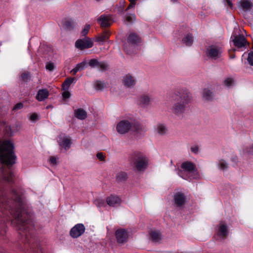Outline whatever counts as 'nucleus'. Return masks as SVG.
<instances>
[{
  "instance_id": "nucleus-1",
  "label": "nucleus",
  "mask_w": 253,
  "mask_h": 253,
  "mask_svg": "<svg viewBox=\"0 0 253 253\" xmlns=\"http://www.w3.org/2000/svg\"><path fill=\"white\" fill-rule=\"evenodd\" d=\"M191 99V94L187 89L181 88L176 90L172 96V112L177 115L184 113Z\"/></svg>"
},
{
  "instance_id": "nucleus-2",
  "label": "nucleus",
  "mask_w": 253,
  "mask_h": 253,
  "mask_svg": "<svg viewBox=\"0 0 253 253\" xmlns=\"http://www.w3.org/2000/svg\"><path fill=\"white\" fill-rule=\"evenodd\" d=\"M130 163L138 171H144L147 166V160L142 153L135 152L130 156Z\"/></svg>"
},
{
  "instance_id": "nucleus-3",
  "label": "nucleus",
  "mask_w": 253,
  "mask_h": 253,
  "mask_svg": "<svg viewBox=\"0 0 253 253\" xmlns=\"http://www.w3.org/2000/svg\"><path fill=\"white\" fill-rule=\"evenodd\" d=\"M132 127V122L128 120H123L119 122L116 126V130L120 134H125L131 130Z\"/></svg>"
},
{
  "instance_id": "nucleus-4",
  "label": "nucleus",
  "mask_w": 253,
  "mask_h": 253,
  "mask_svg": "<svg viewBox=\"0 0 253 253\" xmlns=\"http://www.w3.org/2000/svg\"><path fill=\"white\" fill-rule=\"evenodd\" d=\"M93 45V42L91 39L89 38L79 39L75 42L76 47L81 50L91 48Z\"/></svg>"
},
{
  "instance_id": "nucleus-5",
  "label": "nucleus",
  "mask_w": 253,
  "mask_h": 253,
  "mask_svg": "<svg viewBox=\"0 0 253 253\" xmlns=\"http://www.w3.org/2000/svg\"><path fill=\"white\" fill-rule=\"evenodd\" d=\"M181 168L185 171L189 173H192L193 178H196L198 176V172L196 170V166L194 164L190 162H183L181 165Z\"/></svg>"
},
{
  "instance_id": "nucleus-6",
  "label": "nucleus",
  "mask_w": 253,
  "mask_h": 253,
  "mask_svg": "<svg viewBox=\"0 0 253 253\" xmlns=\"http://www.w3.org/2000/svg\"><path fill=\"white\" fill-rule=\"evenodd\" d=\"M221 52L220 48L211 46L207 48V55L210 58L216 59L220 57Z\"/></svg>"
},
{
  "instance_id": "nucleus-7",
  "label": "nucleus",
  "mask_w": 253,
  "mask_h": 253,
  "mask_svg": "<svg viewBox=\"0 0 253 253\" xmlns=\"http://www.w3.org/2000/svg\"><path fill=\"white\" fill-rule=\"evenodd\" d=\"M85 231V227L83 224H77L70 231V236L74 238H76L81 236Z\"/></svg>"
},
{
  "instance_id": "nucleus-8",
  "label": "nucleus",
  "mask_w": 253,
  "mask_h": 253,
  "mask_svg": "<svg viewBox=\"0 0 253 253\" xmlns=\"http://www.w3.org/2000/svg\"><path fill=\"white\" fill-rule=\"evenodd\" d=\"M88 64L91 68H97L101 71H106L108 67V64L105 62H99L97 59H90Z\"/></svg>"
},
{
  "instance_id": "nucleus-9",
  "label": "nucleus",
  "mask_w": 253,
  "mask_h": 253,
  "mask_svg": "<svg viewBox=\"0 0 253 253\" xmlns=\"http://www.w3.org/2000/svg\"><path fill=\"white\" fill-rule=\"evenodd\" d=\"M115 235L118 243L124 244L127 241L128 235L126 229H120L117 230Z\"/></svg>"
},
{
  "instance_id": "nucleus-10",
  "label": "nucleus",
  "mask_w": 253,
  "mask_h": 253,
  "mask_svg": "<svg viewBox=\"0 0 253 253\" xmlns=\"http://www.w3.org/2000/svg\"><path fill=\"white\" fill-rule=\"evenodd\" d=\"M174 204L177 208L182 207L185 203L186 197L181 192L176 193L173 196Z\"/></svg>"
},
{
  "instance_id": "nucleus-11",
  "label": "nucleus",
  "mask_w": 253,
  "mask_h": 253,
  "mask_svg": "<svg viewBox=\"0 0 253 253\" xmlns=\"http://www.w3.org/2000/svg\"><path fill=\"white\" fill-rule=\"evenodd\" d=\"M136 79L130 74H127L124 77L123 84L126 87H133L136 84Z\"/></svg>"
},
{
  "instance_id": "nucleus-12",
  "label": "nucleus",
  "mask_w": 253,
  "mask_h": 253,
  "mask_svg": "<svg viewBox=\"0 0 253 253\" xmlns=\"http://www.w3.org/2000/svg\"><path fill=\"white\" fill-rule=\"evenodd\" d=\"M234 45L237 47L240 48L245 47L247 43V41L244 36L239 35L236 36L233 40Z\"/></svg>"
},
{
  "instance_id": "nucleus-13",
  "label": "nucleus",
  "mask_w": 253,
  "mask_h": 253,
  "mask_svg": "<svg viewBox=\"0 0 253 253\" xmlns=\"http://www.w3.org/2000/svg\"><path fill=\"white\" fill-rule=\"evenodd\" d=\"M111 18L110 15H101L98 19L97 21L100 24L101 27H107L111 25Z\"/></svg>"
},
{
  "instance_id": "nucleus-14",
  "label": "nucleus",
  "mask_w": 253,
  "mask_h": 253,
  "mask_svg": "<svg viewBox=\"0 0 253 253\" xmlns=\"http://www.w3.org/2000/svg\"><path fill=\"white\" fill-rule=\"evenodd\" d=\"M145 126L138 123H132V127L131 130L136 132L137 134L142 135L146 131Z\"/></svg>"
},
{
  "instance_id": "nucleus-15",
  "label": "nucleus",
  "mask_w": 253,
  "mask_h": 253,
  "mask_svg": "<svg viewBox=\"0 0 253 253\" xmlns=\"http://www.w3.org/2000/svg\"><path fill=\"white\" fill-rule=\"evenodd\" d=\"M155 131L160 136L166 135L168 132V129L166 125L164 124H158L155 127Z\"/></svg>"
},
{
  "instance_id": "nucleus-16",
  "label": "nucleus",
  "mask_w": 253,
  "mask_h": 253,
  "mask_svg": "<svg viewBox=\"0 0 253 253\" xmlns=\"http://www.w3.org/2000/svg\"><path fill=\"white\" fill-rule=\"evenodd\" d=\"M238 7L245 11H248L253 8V4L250 0H241L239 2Z\"/></svg>"
},
{
  "instance_id": "nucleus-17",
  "label": "nucleus",
  "mask_w": 253,
  "mask_h": 253,
  "mask_svg": "<svg viewBox=\"0 0 253 253\" xmlns=\"http://www.w3.org/2000/svg\"><path fill=\"white\" fill-rule=\"evenodd\" d=\"M62 25L64 29L71 31L75 27L76 23L72 19H64L62 21Z\"/></svg>"
},
{
  "instance_id": "nucleus-18",
  "label": "nucleus",
  "mask_w": 253,
  "mask_h": 253,
  "mask_svg": "<svg viewBox=\"0 0 253 253\" xmlns=\"http://www.w3.org/2000/svg\"><path fill=\"white\" fill-rule=\"evenodd\" d=\"M71 143V140L68 136H65L62 140L58 141L59 145L63 147L65 150H67L70 148Z\"/></svg>"
},
{
  "instance_id": "nucleus-19",
  "label": "nucleus",
  "mask_w": 253,
  "mask_h": 253,
  "mask_svg": "<svg viewBox=\"0 0 253 253\" xmlns=\"http://www.w3.org/2000/svg\"><path fill=\"white\" fill-rule=\"evenodd\" d=\"M1 128H3L5 134L7 136H12L15 132V129H12L5 122H0V129Z\"/></svg>"
},
{
  "instance_id": "nucleus-20",
  "label": "nucleus",
  "mask_w": 253,
  "mask_h": 253,
  "mask_svg": "<svg viewBox=\"0 0 253 253\" xmlns=\"http://www.w3.org/2000/svg\"><path fill=\"white\" fill-rule=\"evenodd\" d=\"M75 116L78 119L83 120L87 118L86 112L82 108L76 109L74 111Z\"/></svg>"
},
{
  "instance_id": "nucleus-21",
  "label": "nucleus",
  "mask_w": 253,
  "mask_h": 253,
  "mask_svg": "<svg viewBox=\"0 0 253 253\" xmlns=\"http://www.w3.org/2000/svg\"><path fill=\"white\" fill-rule=\"evenodd\" d=\"M49 95V92L47 89H40L37 94V99L40 101L47 98Z\"/></svg>"
},
{
  "instance_id": "nucleus-22",
  "label": "nucleus",
  "mask_w": 253,
  "mask_h": 253,
  "mask_svg": "<svg viewBox=\"0 0 253 253\" xmlns=\"http://www.w3.org/2000/svg\"><path fill=\"white\" fill-rule=\"evenodd\" d=\"M128 42L132 44H136L141 42L140 37L134 33H130L127 38Z\"/></svg>"
},
{
  "instance_id": "nucleus-23",
  "label": "nucleus",
  "mask_w": 253,
  "mask_h": 253,
  "mask_svg": "<svg viewBox=\"0 0 253 253\" xmlns=\"http://www.w3.org/2000/svg\"><path fill=\"white\" fill-rule=\"evenodd\" d=\"M106 201L110 206L114 207L120 203V199L117 196L111 195L107 198Z\"/></svg>"
},
{
  "instance_id": "nucleus-24",
  "label": "nucleus",
  "mask_w": 253,
  "mask_h": 253,
  "mask_svg": "<svg viewBox=\"0 0 253 253\" xmlns=\"http://www.w3.org/2000/svg\"><path fill=\"white\" fill-rule=\"evenodd\" d=\"M149 234L153 242L157 243L161 240V234L160 231L151 230Z\"/></svg>"
},
{
  "instance_id": "nucleus-25",
  "label": "nucleus",
  "mask_w": 253,
  "mask_h": 253,
  "mask_svg": "<svg viewBox=\"0 0 253 253\" xmlns=\"http://www.w3.org/2000/svg\"><path fill=\"white\" fill-rule=\"evenodd\" d=\"M140 105L142 107H147L150 103V98L148 95H142L139 99Z\"/></svg>"
},
{
  "instance_id": "nucleus-26",
  "label": "nucleus",
  "mask_w": 253,
  "mask_h": 253,
  "mask_svg": "<svg viewBox=\"0 0 253 253\" xmlns=\"http://www.w3.org/2000/svg\"><path fill=\"white\" fill-rule=\"evenodd\" d=\"M128 178L127 174L124 171L118 172L116 175V180L118 183L125 182Z\"/></svg>"
},
{
  "instance_id": "nucleus-27",
  "label": "nucleus",
  "mask_w": 253,
  "mask_h": 253,
  "mask_svg": "<svg viewBox=\"0 0 253 253\" xmlns=\"http://www.w3.org/2000/svg\"><path fill=\"white\" fill-rule=\"evenodd\" d=\"M135 20V15L134 14L126 13L124 17V21L127 25L132 24Z\"/></svg>"
},
{
  "instance_id": "nucleus-28",
  "label": "nucleus",
  "mask_w": 253,
  "mask_h": 253,
  "mask_svg": "<svg viewBox=\"0 0 253 253\" xmlns=\"http://www.w3.org/2000/svg\"><path fill=\"white\" fill-rule=\"evenodd\" d=\"M203 96L206 100H211L213 98V93L210 90L205 88L203 90Z\"/></svg>"
},
{
  "instance_id": "nucleus-29",
  "label": "nucleus",
  "mask_w": 253,
  "mask_h": 253,
  "mask_svg": "<svg viewBox=\"0 0 253 253\" xmlns=\"http://www.w3.org/2000/svg\"><path fill=\"white\" fill-rule=\"evenodd\" d=\"M218 235L222 237H225L228 235V230L227 227L224 224L220 226L218 230Z\"/></svg>"
},
{
  "instance_id": "nucleus-30",
  "label": "nucleus",
  "mask_w": 253,
  "mask_h": 253,
  "mask_svg": "<svg viewBox=\"0 0 253 253\" xmlns=\"http://www.w3.org/2000/svg\"><path fill=\"white\" fill-rule=\"evenodd\" d=\"M183 43L186 46H191L193 42V37L191 34H188L183 39Z\"/></svg>"
},
{
  "instance_id": "nucleus-31",
  "label": "nucleus",
  "mask_w": 253,
  "mask_h": 253,
  "mask_svg": "<svg viewBox=\"0 0 253 253\" xmlns=\"http://www.w3.org/2000/svg\"><path fill=\"white\" fill-rule=\"evenodd\" d=\"M75 78H67L62 84V89L64 90H68L71 84L74 81Z\"/></svg>"
},
{
  "instance_id": "nucleus-32",
  "label": "nucleus",
  "mask_w": 253,
  "mask_h": 253,
  "mask_svg": "<svg viewBox=\"0 0 253 253\" xmlns=\"http://www.w3.org/2000/svg\"><path fill=\"white\" fill-rule=\"evenodd\" d=\"M106 86V84L103 81H96L94 83V88L97 90H102Z\"/></svg>"
},
{
  "instance_id": "nucleus-33",
  "label": "nucleus",
  "mask_w": 253,
  "mask_h": 253,
  "mask_svg": "<svg viewBox=\"0 0 253 253\" xmlns=\"http://www.w3.org/2000/svg\"><path fill=\"white\" fill-rule=\"evenodd\" d=\"M109 32L106 31L104 32V33L102 35L98 36L97 38L96 41L97 42H104L105 40H107L109 38Z\"/></svg>"
},
{
  "instance_id": "nucleus-34",
  "label": "nucleus",
  "mask_w": 253,
  "mask_h": 253,
  "mask_svg": "<svg viewBox=\"0 0 253 253\" xmlns=\"http://www.w3.org/2000/svg\"><path fill=\"white\" fill-rule=\"evenodd\" d=\"M218 166L220 169L224 170L228 168V164L225 161L221 159L218 162Z\"/></svg>"
},
{
  "instance_id": "nucleus-35",
  "label": "nucleus",
  "mask_w": 253,
  "mask_h": 253,
  "mask_svg": "<svg viewBox=\"0 0 253 253\" xmlns=\"http://www.w3.org/2000/svg\"><path fill=\"white\" fill-rule=\"evenodd\" d=\"M86 64L87 62L86 61H83V62L77 64L75 68L78 72L81 71L86 67Z\"/></svg>"
},
{
  "instance_id": "nucleus-36",
  "label": "nucleus",
  "mask_w": 253,
  "mask_h": 253,
  "mask_svg": "<svg viewBox=\"0 0 253 253\" xmlns=\"http://www.w3.org/2000/svg\"><path fill=\"white\" fill-rule=\"evenodd\" d=\"M247 61L250 65L253 66V51L249 53Z\"/></svg>"
},
{
  "instance_id": "nucleus-37",
  "label": "nucleus",
  "mask_w": 253,
  "mask_h": 253,
  "mask_svg": "<svg viewBox=\"0 0 253 253\" xmlns=\"http://www.w3.org/2000/svg\"><path fill=\"white\" fill-rule=\"evenodd\" d=\"M21 77L22 80L26 82H27L30 80V75L28 73H22L21 75Z\"/></svg>"
},
{
  "instance_id": "nucleus-38",
  "label": "nucleus",
  "mask_w": 253,
  "mask_h": 253,
  "mask_svg": "<svg viewBox=\"0 0 253 253\" xmlns=\"http://www.w3.org/2000/svg\"><path fill=\"white\" fill-rule=\"evenodd\" d=\"M46 69L49 71H52L54 69V65L53 63L47 62L45 66Z\"/></svg>"
},
{
  "instance_id": "nucleus-39",
  "label": "nucleus",
  "mask_w": 253,
  "mask_h": 253,
  "mask_svg": "<svg viewBox=\"0 0 253 253\" xmlns=\"http://www.w3.org/2000/svg\"><path fill=\"white\" fill-rule=\"evenodd\" d=\"M90 29V25H86L83 30L82 31V35L83 36H85L87 34L89 30Z\"/></svg>"
},
{
  "instance_id": "nucleus-40",
  "label": "nucleus",
  "mask_w": 253,
  "mask_h": 253,
  "mask_svg": "<svg viewBox=\"0 0 253 253\" xmlns=\"http://www.w3.org/2000/svg\"><path fill=\"white\" fill-rule=\"evenodd\" d=\"M233 82V80L232 78H227L224 81V84L227 86H230Z\"/></svg>"
},
{
  "instance_id": "nucleus-41",
  "label": "nucleus",
  "mask_w": 253,
  "mask_h": 253,
  "mask_svg": "<svg viewBox=\"0 0 253 253\" xmlns=\"http://www.w3.org/2000/svg\"><path fill=\"white\" fill-rule=\"evenodd\" d=\"M23 107V105L22 103H18L16 104L13 107V111H17L18 110L21 109Z\"/></svg>"
},
{
  "instance_id": "nucleus-42",
  "label": "nucleus",
  "mask_w": 253,
  "mask_h": 253,
  "mask_svg": "<svg viewBox=\"0 0 253 253\" xmlns=\"http://www.w3.org/2000/svg\"><path fill=\"white\" fill-rule=\"evenodd\" d=\"M62 96L64 99H68L70 97V93L68 91V90H64L62 93Z\"/></svg>"
},
{
  "instance_id": "nucleus-43",
  "label": "nucleus",
  "mask_w": 253,
  "mask_h": 253,
  "mask_svg": "<svg viewBox=\"0 0 253 253\" xmlns=\"http://www.w3.org/2000/svg\"><path fill=\"white\" fill-rule=\"evenodd\" d=\"M96 157L100 161H103L104 160V156L103 154L101 152L98 153L96 155Z\"/></svg>"
},
{
  "instance_id": "nucleus-44",
  "label": "nucleus",
  "mask_w": 253,
  "mask_h": 253,
  "mask_svg": "<svg viewBox=\"0 0 253 253\" xmlns=\"http://www.w3.org/2000/svg\"><path fill=\"white\" fill-rule=\"evenodd\" d=\"M30 120L32 121L35 122L38 120V116L36 114H33L30 117Z\"/></svg>"
},
{
  "instance_id": "nucleus-45",
  "label": "nucleus",
  "mask_w": 253,
  "mask_h": 253,
  "mask_svg": "<svg viewBox=\"0 0 253 253\" xmlns=\"http://www.w3.org/2000/svg\"><path fill=\"white\" fill-rule=\"evenodd\" d=\"M191 151L194 154H197L199 151V148L198 146H195L191 148Z\"/></svg>"
},
{
  "instance_id": "nucleus-46",
  "label": "nucleus",
  "mask_w": 253,
  "mask_h": 253,
  "mask_svg": "<svg viewBox=\"0 0 253 253\" xmlns=\"http://www.w3.org/2000/svg\"><path fill=\"white\" fill-rule=\"evenodd\" d=\"M50 162L53 165H56V158L54 157H51L50 158Z\"/></svg>"
},
{
  "instance_id": "nucleus-47",
  "label": "nucleus",
  "mask_w": 253,
  "mask_h": 253,
  "mask_svg": "<svg viewBox=\"0 0 253 253\" xmlns=\"http://www.w3.org/2000/svg\"><path fill=\"white\" fill-rule=\"evenodd\" d=\"M15 126H16V128L14 129L15 132L19 130L20 129V128L21 127V124L19 122H17L15 124Z\"/></svg>"
},
{
  "instance_id": "nucleus-48",
  "label": "nucleus",
  "mask_w": 253,
  "mask_h": 253,
  "mask_svg": "<svg viewBox=\"0 0 253 253\" xmlns=\"http://www.w3.org/2000/svg\"><path fill=\"white\" fill-rule=\"evenodd\" d=\"M136 3H131L130 2V4L128 5V6L127 7V8L126 9V11H127L128 9H131V8H134V6H135V5Z\"/></svg>"
},
{
  "instance_id": "nucleus-49",
  "label": "nucleus",
  "mask_w": 253,
  "mask_h": 253,
  "mask_svg": "<svg viewBox=\"0 0 253 253\" xmlns=\"http://www.w3.org/2000/svg\"><path fill=\"white\" fill-rule=\"evenodd\" d=\"M124 5L121 6L119 7V12L120 13L124 14Z\"/></svg>"
},
{
  "instance_id": "nucleus-50",
  "label": "nucleus",
  "mask_w": 253,
  "mask_h": 253,
  "mask_svg": "<svg viewBox=\"0 0 253 253\" xmlns=\"http://www.w3.org/2000/svg\"><path fill=\"white\" fill-rule=\"evenodd\" d=\"M226 0V2H227V4L228 5V6L231 8H232V6H233V4H232V2L230 0Z\"/></svg>"
},
{
  "instance_id": "nucleus-51",
  "label": "nucleus",
  "mask_w": 253,
  "mask_h": 253,
  "mask_svg": "<svg viewBox=\"0 0 253 253\" xmlns=\"http://www.w3.org/2000/svg\"><path fill=\"white\" fill-rule=\"evenodd\" d=\"M248 152L253 154V144L250 146V150L248 151Z\"/></svg>"
},
{
  "instance_id": "nucleus-52",
  "label": "nucleus",
  "mask_w": 253,
  "mask_h": 253,
  "mask_svg": "<svg viewBox=\"0 0 253 253\" xmlns=\"http://www.w3.org/2000/svg\"><path fill=\"white\" fill-rule=\"evenodd\" d=\"M78 71L77 70H76V69L75 68H74L71 71V72L73 73V75H76V74L77 73V72H78Z\"/></svg>"
},
{
  "instance_id": "nucleus-53",
  "label": "nucleus",
  "mask_w": 253,
  "mask_h": 253,
  "mask_svg": "<svg viewBox=\"0 0 253 253\" xmlns=\"http://www.w3.org/2000/svg\"><path fill=\"white\" fill-rule=\"evenodd\" d=\"M229 53H230V56L229 57H230V58L231 59H233V58H234L235 57V54H231L230 53V51H229Z\"/></svg>"
},
{
  "instance_id": "nucleus-54",
  "label": "nucleus",
  "mask_w": 253,
  "mask_h": 253,
  "mask_svg": "<svg viewBox=\"0 0 253 253\" xmlns=\"http://www.w3.org/2000/svg\"><path fill=\"white\" fill-rule=\"evenodd\" d=\"M129 1L131 2V3H136V1L137 0H129Z\"/></svg>"
},
{
  "instance_id": "nucleus-55",
  "label": "nucleus",
  "mask_w": 253,
  "mask_h": 253,
  "mask_svg": "<svg viewBox=\"0 0 253 253\" xmlns=\"http://www.w3.org/2000/svg\"><path fill=\"white\" fill-rule=\"evenodd\" d=\"M51 107H52V106L49 105V106H47L46 108V109H48V108H51Z\"/></svg>"
},
{
  "instance_id": "nucleus-56",
  "label": "nucleus",
  "mask_w": 253,
  "mask_h": 253,
  "mask_svg": "<svg viewBox=\"0 0 253 253\" xmlns=\"http://www.w3.org/2000/svg\"><path fill=\"white\" fill-rule=\"evenodd\" d=\"M171 1H173V2H174L176 1V0H171Z\"/></svg>"
},
{
  "instance_id": "nucleus-57",
  "label": "nucleus",
  "mask_w": 253,
  "mask_h": 253,
  "mask_svg": "<svg viewBox=\"0 0 253 253\" xmlns=\"http://www.w3.org/2000/svg\"><path fill=\"white\" fill-rule=\"evenodd\" d=\"M236 50V49H235V48L233 49V51H235Z\"/></svg>"
},
{
  "instance_id": "nucleus-58",
  "label": "nucleus",
  "mask_w": 253,
  "mask_h": 253,
  "mask_svg": "<svg viewBox=\"0 0 253 253\" xmlns=\"http://www.w3.org/2000/svg\"><path fill=\"white\" fill-rule=\"evenodd\" d=\"M124 1H123V3H122V4H123L122 6L124 5Z\"/></svg>"
}]
</instances>
